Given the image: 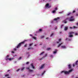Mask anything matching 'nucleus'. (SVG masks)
Masks as SVG:
<instances>
[{"instance_id": "obj_46", "label": "nucleus", "mask_w": 78, "mask_h": 78, "mask_svg": "<svg viewBox=\"0 0 78 78\" xmlns=\"http://www.w3.org/2000/svg\"><path fill=\"white\" fill-rule=\"evenodd\" d=\"M26 69H28L29 70H30V68H27Z\"/></svg>"}, {"instance_id": "obj_19", "label": "nucleus", "mask_w": 78, "mask_h": 78, "mask_svg": "<svg viewBox=\"0 0 78 78\" xmlns=\"http://www.w3.org/2000/svg\"><path fill=\"white\" fill-rule=\"evenodd\" d=\"M68 68L69 69H71V65H70V64H69L68 65Z\"/></svg>"}, {"instance_id": "obj_39", "label": "nucleus", "mask_w": 78, "mask_h": 78, "mask_svg": "<svg viewBox=\"0 0 78 78\" xmlns=\"http://www.w3.org/2000/svg\"><path fill=\"white\" fill-rule=\"evenodd\" d=\"M61 41V39H59V42H60V41Z\"/></svg>"}, {"instance_id": "obj_1", "label": "nucleus", "mask_w": 78, "mask_h": 78, "mask_svg": "<svg viewBox=\"0 0 78 78\" xmlns=\"http://www.w3.org/2000/svg\"><path fill=\"white\" fill-rule=\"evenodd\" d=\"M72 70H73V69H71L69 70V71H63L61 73H64V74H65V75H69L71 72H72Z\"/></svg>"}, {"instance_id": "obj_52", "label": "nucleus", "mask_w": 78, "mask_h": 78, "mask_svg": "<svg viewBox=\"0 0 78 78\" xmlns=\"http://www.w3.org/2000/svg\"><path fill=\"white\" fill-rule=\"evenodd\" d=\"M75 66V65H74V64H73V67H74Z\"/></svg>"}, {"instance_id": "obj_56", "label": "nucleus", "mask_w": 78, "mask_h": 78, "mask_svg": "<svg viewBox=\"0 0 78 78\" xmlns=\"http://www.w3.org/2000/svg\"><path fill=\"white\" fill-rule=\"evenodd\" d=\"M57 42V44H58V43H59V42Z\"/></svg>"}, {"instance_id": "obj_54", "label": "nucleus", "mask_w": 78, "mask_h": 78, "mask_svg": "<svg viewBox=\"0 0 78 78\" xmlns=\"http://www.w3.org/2000/svg\"><path fill=\"white\" fill-rule=\"evenodd\" d=\"M7 78H11V77H8Z\"/></svg>"}, {"instance_id": "obj_38", "label": "nucleus", "mask_w": 78, "mask_h": 78, "mask_svg": "<svg viewBox=\"0 0 78 78\" xmlns=\"http://www.w3.org/2000/svg\"><path fill=\"white\" fill-rule=\"evenodd\" d=\"M16 48H14V49H13V50H14V51H16Z\"/></svg>"}, {"instance_id": "obj_40", "label": "nucleus", "mask_w": 78, "mask_h": 78, "mask_svg": "<svg viewBox=\"0 0 78 78\" xmlns=\"http://www.w3.org/2000/svg\"><path fill=\"white\" fill-rule=\"evenodd\" d=\"M22 58V57H20L19 58V59H21Z\"/></svg>"}, {"instance_id": "obj_42", "label": "nucleus", "mask_w": 78, "mask_h": 78, "mask_svg": "<svg viewBox=\"0 0 78 78\" xmlns=\"http://www.w3.org/2000/svg\"><path fill=\"white\" fill-rule=\"evenodd\" d=\"M55 10H57L58 9V8H57V7H56L55 8Z\"/></svg>"}, {"instance_id": "obj_61", "label": "nucleus", "mask_w": 78, "mask_h": 78, "mask_svg": "<svg viewBox=\"0 0 78 78\" xmlns=\"http://www.w3.org/2000/svg\"><path fill=\"white\" fill-rule=\"evenodd\" d=\"M25 76L24 75H23V76Z\"/></svg>"}, {"instance_id": "obj_33", "label": "nucleus", "mask_w": 78, "mask_h": 78, "mask_svg": "<svg viewBox=\"0 0 78 78\" xmlns=\"http://www.w3.org/2000/svg\"><path fill=\"white\" fill-rule=\"evenodd\" d=\"M53 34H53V33L51 35L50 37H52V36L53 35Z\"/></svg>"}, {"instance_id": "obj_58", "label": "nucleus", "mask_w": 78, "mask_h": 78, "mask_svg": "<svg viewBox=\"0 0 78 78\" xmlns=\"http://www.w3.org/2000/svg\"><path fill=\"white\" fill-rule=\"evenodd\" d=\"M16 62H15V63H16Z\"/></svg>"}, {"instance_id": "obj_44", "label": "nucleus", "mask_w": 78, "mask_h": 78, "mask_svg": "<svg viewBox=\"0 0 78 78\" xmlns=\"http://www.w3.org/2000/svg\"><path fill=\"white\" fill-rule=\"evenodd\" d=\"M75 12V11L74 10L73 11V13H74V12Z\"/></svg>"}, {"instance_id": "obj_11", "label": "nucleus", "mask_w": 78, "mask_h": 78, "mask_svg": "<svg viewBox=\"0 0 78 78\" xmlns=\"http://www.w3.org/2000/svg\"><path fill=\"white\" fill-rule=\"evenodd\" d=\"M59 19V17H57V18H55L54 19V20L55 21H57V20H58V19Z\"/></svg>"}, {"instance_id": "obj_21", "label": "nucleus", "mask_w": 78, "mask_h": 78, "mask_svg": "<svg viewBox=\"0 0 78 78\" xmlns=\"http://www.w3.org/2000/svg\"><path fill=\"white\" fill-rule=\"evenodd\" d=\"M51 49V48H48L46 49V50H50Z\"/></svg>"}, {"instance_id": "obj_41", "label": "nucleus", "mask_w": 78, "mask_h": 78, "mask_svg": "<svg viewBox=\"0 0 78 78\" xmlns=\"http://www.w3.org/2000/svg\"><path fill=\"white\" fill-rule=\"evenodd\" d=\"M77 28V27H75V26H74V27H73V28Z\"/></svg>"}, {"instance_id": "obj_50", "label": "nucleus", "mask_w": 78, "mask_h": 78, "mask_svg": "<svg viewBox=\"0 0 78 78\" xmlns=\"http://www.w3.org/2000/svg\"><path fill=\"white\" fill-rule=\"evenodd\" d=\"M48 39V37H47V38H46V39Z\"/></svg>"}, {"instance_id": "obj_57", "label": "nucleus", "mask_w": 78, "mask_h": 78, "mask_svg": "<svg viewBox=\"0 0 78 78\" xmlns=\"http://www.w3.org/2000/svg\"><path fill=\"white\" fill-rule=\"evenodd\" d=\"M55 30H56V29H57V27H56V28H55Z\"/></svg>"}, {"instance_id": "obj_59", "label": "nucleus", "mask_w": 78, "mask_h": 78, "mask_svg": "<svg viewBox=\"0 0 78 78\" xmlns=\"http://www.w3.org/2000/svg\"><path fill=\"white\" fill-rule=\"evenodd\" d=\"M59 13H62V12H59Z\"/></svg>"}, {"instance_id": "obj_63", "label": "nucleus", "mask_w": 78, "mask_h": 78, "mask_svg": "<svg viewBox=\"0 0 78 78\" xmlns=\"http://www.w3.org/2000/svg\"><path fill=\"white\" fill-rule=\"evenodd\" d=\"M77 14V15H78V14Z\"/></svg>"}, {"instance_id": "obj_35", "label": "nucleus", "mask_w": 78, "mask_h": 78, "mask_svg": "<svg viewBox=\"0 0 78 78\" xmlns=\"http://www.w3.org/2000/svg\"><path fill=\"white\" fill-rule=\"evenodd\" d=\"M44 57H42V58L40 59V60H42L43 59H44Z\"/></svg>"}, {"instance_id": "obj_28", "label": "nucleus", "mask_w": 78, "mask_h": 78, "mask_svg": "<svg viewBox=\"0 0 78 78\" xmlns=\"http://www.w3.org/2000/svg\"><path fill=\"white\" fill-rule=\"evenodd\" d=\"M52 12L53 13H55V12H56V10H54L52 11Z\"/></svg>"}, {"instance_id": "obj_13", "label": "nucleus", "mask_w": 78, "mask_h": 78, "mask_svg": "<svg viewBox=\"0 0 78 78\" xmlns=\"http://www.w3.org/2000/svg\"><path fill=\"white\" fill-rule=\"evenodd\" d=\"M68 27H66L65 28L64 30H65V31H66L67 30H68Z\"/></svg>"}, {"instance_id": "obj_30", "label": "nucleus", "mask_w": 78, "mask_h": 78, "mask_svg": "<svg viewBox=\"0 0 78 78\" xmlns=\"http://www.w3.org/2000/svg\"><path fill=\"white\" fill-rule=\"evenodd\" d=\"M33 43L30 44H29V46H31V45H33Z\"/></svg>"}, {"instance_id": "obj_2", "label": "nucleus", "mask_w": 78, "mask_h": 78, "mask_svg": "<svg viewBox=\"0 0 78 78\" xmlns=\"http://www.w3.org/2000/svg\"><path fill=\"white\" fill-rule=\"evenodd\" d=\"M27 40H25L24 41H23V42H22L20 43L16 47V48H19V47H20L21 45H22V44H25V42H26V41H27Z\"/></svg>"}, {"instance_id": "obj_49", "label": "nucleus", "mask_w": 78, "mask_h": 78, "mask_svg": "<svg viewBox=\"0 0 78 78\" xmlns=\"http://www.w3.org/2000/svg\"><path fill=\"white\" fill-rule=\"evenodd\" d=\"M9 71H10V70H8V72H9Z\"/></svg>"}, {"instance_id": "obj_18", "label": "nucleus", "mask_w": 78, "mask_h": 78, "mask_svg": "<svg viewBox=\"0 0 78 78\" xmlns=\"http://www.w3.org/2000/svg\"><path fill=\"white\" fill-rule=\"evenodd\" d=\"M14 59L13 58H9L8 60H9V61H11L12 59Z\"/></svg>"}, {"instance_id": "obj_25", "label": "nucleus", "mask_w": 78, "mask_h": 78, "mask_svg": "<svg viewBox=\"0 0 78 78\" xmlns=\"http://www.w3.org/2000/svg\"><path fill=\"white\" fill-rule=\"evenodd\" d=\"M27 44H26L24 46V47H27Z\"/></svg>"}, {"instance_id": "obj_29", "label": "nucleus", "mask_w": 78, "mask_h": 78, "mask_svg": "<svg viewBox=\"0 0 78 78\" xmlns=\"http://www.w3.org/2000/svg\"><path fill=\"white\" fill-rule=\"evenodd\" d=\"M72 14V13L71 12H70L68 14H67V16H69V15H70L71 14Z\"/></svg>"}, {"instance_id": "obj_8", "label": "nucleus", "mask_w": 78, "mask_h": 78, "mask_svg": "<svg viewBox=\"0 0 78 78\" xmlns=\"http://www.w3.org/2000/svg\"><path fill=\"white\" fill-rule=\"evenodd\" d=\"M9 58V55H7L5 57V59L7 61V60H8Z\"/></svg>"}, {"instance_id": "obj_9", "label": "nucleus", "mask_w": 78, "mask_h": 78, "mask_svg": "<svg viewBox=\"0 0 78 78\" xmlns=\"http://www.w3.org/2000/svg\"><path fill=\"white\" fill-rule=\"evenodd\" d=\"M21 69L22 71H23V70H24L25 69V67H22V68H21Z\"/></svg>"}, {"instance_id": "obj_7", "label": "nucleus", "mask_w": 78, "mask_h": 78, "mask_svg": "<svg viewBox=\"0 0 78 78\" xmlns=\"http://www.w3.org/2000/svg\"><path fill=\"white\" fill-rule=\"evenodd\" d=\"M46 7H48V8H49L51 7V6L50 5L49 6V4L48 3H47L46 5Z\"/></svg>"}, {"instance_id": "obj_6", "label": "nucleus", "mask_w": 78, "mask_h": 78, "mask_svg": "<svg viewBox=\"0 0 78 78\" xmlns=\"http://www.w3.org/2000/svg\"><path fill=\"white\" fill-rule=\"evenodd\" d=\"M67 19H69V18H67L66 20H64V21H63V22H64V23H67V21H66V20H67Z\"/></svg>"}, {"instance_id": "obj_16", "label": "nucleus", "mask_w": 78, "mask_h": 78, "mask_svg": "<svg viewBox=\"0 0 78 78\" xmlns=\"http://www.w3.org/2000/svg\"><path fill=\"white\" fill-rule=\"evenodd\" d=\"M61 48H66V47L65 46H61Z\"/></svg>"}, {"instance_id": "obj_12", "label": "nucleus", "mask_w": 78, "mask_h": 78, "mask_svg": "<svg viewBox=\"0 0 78 78\" xmlns=\"http://www.w3.org/2000/svg\"><path fill=\"white\" fill-rule=\"evenodd\" d=\"M30 66H31L33 68V69H34V66H33V63H31L30 64Z\"/></svg>"}, {"instance_id": "obj_43", "label": "nucleus", "mask_w": 78, "mask_h": 78, "mask_svg": "<svg viewBox=\"0 0 78 78\" xmlns=\"http://www.w3.org/2000/svg\"><path fill=\"white\" fill-rule=\"evenodd\" d=\"M75 35L76 36H77V35H78V34H77V33H75Z\"/></svg>"}, {"instance_id": "obj_37", "label": "nucleus", "mask_w": 78, "mask_h": 78, "mask_svg": "<svg viewBox=\"0 0 78 78\" xmlns=\"http://www.w3.org/2000/svg\"><path fill=\"white\" fill-rule=\"evenodd\" d=\"M39 31H42V29H40L39 30Z\"/></svg>"}, {"instance_id": "obj_45", "label": "nucleus", "mask_w": 78, "mask_h": 78, "mask_svg": "<svg viewBox=\"0 0 78 78\" xmlns=\"http://www.w3.org/2000/svg\"><path fill=\"white\" fill-rule=\"evenodd\" d=\"M30 36H33V35L31 34H30Z\"/></svg>"}, {"instance_id": "obj_53", "label": "nucleus", "mask_w": 78, "mask_h": 78, "mask_svg": "<svg viewBox=\"0 0 78 78\" xmlns=\"http://www.w3.org/2000/svg\"><path fill=\"white\" fill-rule=\"evenodd\" d=\"M70 28H71V29H72V27H70Z\"/></svg>"}, {"instance_id": "obj_26", "label": "nucleus", "mask_w": 78, "mask_h": 78, "mask_svg": "<svg viewBox=\"0 0 78 78\" xmlns=\"http://www.w3.org/2000/svg\"><path fill=\"white\" fill-rule=\"evenodd\" d=\"M5 77H7V76H9V74H6L5 75Z\"/></svg>"}, {"instance_id": "obj_23", "label": "nucleus", "mask_w": 78, "mask_h": 78, "mask_svg": "<svg viewBox=\"0 0 78 78\" xmlns=\"http://www.w3.org/2000/svg\"><path fill=\"white\" fill-rule=\"evenodd\" d=\"M33 49L32 48H28V50H30Z\"/></svg>"}, {"instance_id": "obj_10", "label": "nucleus", "mask_w": 78, "mask_h": 78, "mask_svg": "<svg viewBox=\"0 0 78 78\" xmlns=\"http://www.w3.org/2000/svg\"><path fill=\"white\" fill-rule=\"evenodd\" d=\"M57 51H58V50L56 49H55V51H53L54 54H55V53H56Z\"/></svg>"}, {"instance_id": "obj_32", "label": "nucleus", "mask_w": 78, "mask_h": 78, "mask_svg": "<svg viewBox=\"0 0 78 78\" xmlns=\"http://www.w3.org/2000/svg\"><path fill=\"white\" fill-rule=\"evenodd\" d=\"M64 26V25L62 24L61 26V28H62V27Z\"/></svg>"}, {"instance_id": "obj_14", "label": "nucleus", "mask_w": 78, "mask_h": 78, "mask_svg": "<svg viewBox=\"0 0 78 78\" xmlns=\"http://www.w3.org/2000/svg\"><path fill=\"white\" fill-rule=\"evenodd\" d=\"M62 44V43L59 44L57 46V48H58L59 47H60V46H61V45Z\"/></svg>"}, {"instance_id": "obj_5", "label": "nucleus", "mask_w": 78, "mask_h": 78, "mask_svg": "<svg viewBox=\"0 0 78 78\" xmlns=\"http://www.w3.org/2000/svg\"><path fill=\"white\" fill-rule=\"evenodd\" d=\"M45 66V64H43L41 66V67L40 68V69H44V66Z\"/></svg>"}, {"instance_id": "obj_24", "label": "nucleus", "mask_w": 78, "mask_h": 78, "mask_svg": "<svg viewBox=\"0 0 78 78\" xmlns=\"http://www.w3.org/2000/svg\"><path fill=\"white\" fill-rule=\"evenodd\" d=\"M45 73V71H44V72H43L42 73V75H43L44 73Z\"/></svg>"}, {"instance_id": "obj_48", "label": "nucleus", "mask_w": 78, "mask_h": 78, "mask_svg": "<svg viewBox=\"0 0 78 78\" xmlns=\"http://www.w3.org/2000/svg\"><path fill=\"white\" fill-rule=\"evenodd\" d=\"M12 53H14V52L13 51H12Z\"/></svg>"}, {"instance_id": "obj_55", "label": "nucleus", "mask_w": 78, "mask_h": 78, "mask_svg": "<svg viewBox=\"0 0 78 78\" xmlns=\"http://www.w3.org/2000/svg\"><path fill=\"white\" fill-rule=\"evenodd\" d=\"M72 39H69V41H71Z\"/></svg>"}, {"instance_id": "obj_47", "label": "nucleus", "mask_w": 78, "mask_h": 78, "mask_svg": "<svg viewBox=\"0 0 78 78\" xmlns=\"http://www.w3.org/2000/svg\"><path fill=\"white\" fill-rule=\"evenodd\" d=\"M50 57H53V55H50Z\"/></svg>"}, {"instance_id": "obj_62", "label": "nucleus", "mask_w": 78, "mask_h": 78, "mask_svg": "<svg viewBox=\"0 0 78 78\" xmlns=\"http://www.w3.org/2000/svg\"><path fill=\"white\" fill-rule=\"evenodd\" d=\"M30 52H28V53H29Z\"/></svg>"}, {"instance_id": "obj_17", "label": "nucleus", "mask_w": 78, "mask_h": 78, "mask_svg": "<svg viewBox=\"0 0 78 78\" xmlns=\"http://www.w3.org/2000/svg\"><path fill=\"white\" fill-rule=\"evenodd\" d=\"M32 38H33L34 39H35V40H36V39H37V37H35L34 36H32Z\"/></svg>"}, {"instance_id": "obj_34", "label": "nucleus", "mask_w": 78, "mask_h": 78, "mask_svg": "<svg viewBox=\"0 0 78 78\" xmlns=\"http://www.w3.org/2000/svg\"><path fill=\"white\" fill-rule=\"evenodd\" d=\"M19 70H20V69H17V70H16V71L19 72Z\"/></svg>"}, {"instance_id": "obj_51", "label": "nucleus", "mask_w": 78, "mask_h": 78, "mask_svg": "<svg viewBox=\"0 0 78 78\" xmlns=\"http://www.w3.org/2000/svg\"><path fill=\"white\" fill-rule=\"evenodd\" d=\"M76 25H78V23H76Z\"/></svg>"}, {"instance_id": "obj_3", "label": "nucleus", "mask_w": 78, "mask_h": 78, "mask_svg": "<svg viewBox=\"0 0 78 78\" xmlns=\"http://www.w3.org/2000/svg\"><path fill=\"white\" fill-rule=\"evenodd\" d=\"M73 34H74V32H69V37L71 38L73 37Z\"/></svg>"}, {"instance_id": "obj_4", "label": "nucleus", "mask_w": 78, "mask_h": 78, "mask_svg": "<svg viewBox=\"0 0 78 78\" xmlns=\"http://www.w3.org/2000/svg\"><path fill=\"white\" fill-rule=\"evenodd\" d=\"M73 20H75L73 19V16H71L69 20V21H70V22H72V21H73Z\"/></svg>"}, {"instance_id": "obj_27", "label": "nucleus", "mask_w": 78, "mask_h": 78, "mask_svg": "<svg viewBox=\"0 0 78 78\" xmlns=\"http://www.w3.org/2000/svg\"><path fill=\"white\" fill-rule=\"evenodd\" d=\"M41 37V39H43V38L44 37V36H42Z\"/></svg>"}, {"instance_id": "obj_15", "label": "nucleus", "mask_w": 78, "mask_h": 78, "mask_svg": "<svg viewBox=\"0 0 78 78\" xmlns=\"http://www.w3.org/2000/svg\"><path fill=\"white\" fill-rule=\"evenodd\" d=\"M45 53V52L43 51L42 52H41L40 54V55H43V54Z\"/></svg>"}, {"instance_id": "obj_22", "label": "nucleus", "mask_w": 78, "mask_h": 78, "mask_svg": "<svg viewBox=\"0 0 78 78\" xmlns=\"http://www.w3.org/2000/svg\"><path fill=\"white\" fill-rule=\"evenodd\" d=\"M76 65H78V60L76 61Z\"/></svg>"}, {"instance_id": "obj_31", "label": "nucleus", "mask_w": 78, "mask_h": 78, "mask_svg": "<svg viewBox=\"0 0 78 78\" xmlns=\"http://www.w3.org/2000/svg\"><path fill=\"white\" fill-rule=\"evenodd\" d=\"M47 56V54H45V56H44V57H46Z\"/></svg>"}, {"instance_id": "obj_36", "label": "nucleus", "mask_w": 78, "mask_h": 78, "mask_svg": "<svg viewBox=\"0 0 78 78\" xmlns=\"http://www.w3.org/2000/svg\"><path fill=\"white\" fill-rule=\"evenodd\" d=\"M29 62H26V64H29Z\"/></svg>"}, {"instance_id": "obj_60", "label": "nucleus", "mask_w": 78, "mask_h": 78, "mask_svg": "<svg viewBox=\"0 0 78 78\" xmlns=\"http://www.w3.org/2000/svg\"><path fill=\"white\" fill-rule=\"evenodd\" d=\"M36 44H35V45H34V46H36Z\"/></svg>"}, {"instance_id": "obj_20", "label": "nucleus", "mask_w": 78, "mask_h": 78, "mask_svg": "<svg viewBox=\"0 0 78 78\" xmlns=\"http://www.w3.org/2000/svg\"><path fill=\"white\" fill-rule=\"evenodd\" d=\"M33 71V70H31L30 69H29V72H32Z\"/></svg>"}]
</instances>
